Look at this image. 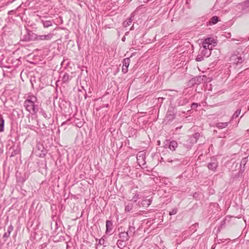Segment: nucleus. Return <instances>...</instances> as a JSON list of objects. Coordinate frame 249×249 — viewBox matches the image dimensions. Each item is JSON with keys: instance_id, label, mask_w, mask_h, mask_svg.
I'll return each instance as SVG.
<instances>
[{"instance_id": "de8ad7c7", "label": "nucleus", "mask_w": 249, "mask_h": 249, "mask_svg": "<svg viewBox=\"0 0 249 249\" xmlns=\"http://www.w3.org/2000/svg\"><path fill=\"white\" fill-rule=\"evenodd\" d=\"M200 77H201L200 76H197L196 78H200Z\"/></svg>"}, {"instance_id": "79ce46f5", "label": "nucleus", "mask_w": 249, "mask_h": 249, "mask_svg": "<svg viewBox=\"0 0 249 249\" xmlns=\"http://www.w3.org/2000/svg\"><path fill=\"white\" fill-rule=\"evenodd\" d=\"M43 116H44V117H45V118H47V114H46L45 113H43Z\"/></svg>"}, {"instance_id": "bb28decb", "label": "nucleus", "mask_w": 249, "mask_h": 249, "mask_svg": "<svg viewBox=\"0 0 249 249\" xmlns=\"http://www.w3.org/2000/svg\"><path fill=\"white\" fill-rule=\"evenodd\" d=\"M204 56L201 53H199L196 58V61H201L204 59Z\"/></svg>"}, {"instance_id": "a18cd8bd", "label": "nucleus", "mask_w": 249, "mask_h": 249, "mask_svg": "<svg viewBox=\"0 0 249 249\" xmlns=\"http://www.w3.org/2000/svg\"><path fill=\"white\" fill-rule=\"evenodd\" d=\"M66 75H67V74L65 73V74L63 75V77H62V78H66Z\"/></svg>"}, {"instance_id": "a211bd4d", "label": "nucleus", "mask_w": 249, "mask_h": 249, "mask_svg": "<svg viewBox=\"0 0 249 249\" xmlns=\"http://www.w3.org/2000/svg\"><path fill=\"white\" fill-rule=\"evenodd\" d=\"M37 99L36 96L33 95V94H28L25 101H28L35 103V102L37 101Z\"/></svg>"}, {"instance_id": "58836bf2", "label": "nucleus", "mask_w": 249, "mask_h": 249, "mask_svg": "<svg viewBox=\"0 0 249 249\" xmlns=\"http://www.w3.org/2000/svg\"><path fill=\"white\" fill-rule=\"evenodd\" d=\"M231 36V34L230 33H228L226 36V37H230V36Z\"/></svg>"}, {"instance_id": "37998d69", "label": "nucleus", "mask_w": 249, "mask_h": 249, "mask_svg": "<svg viewBox=\"0 0 249 249\" xmlns=\"http://www.w3.org/2000/svg\"><path fill=\"white\" fill-rule=\"evenodd\" d=\"M215 245H213L212 247V249H215Z\"/></svg>"}, {"instance_id": "a19ab883", "label": "nucleus", "mask_w": 249, "mask_h": 249, "mask_svg": "<svg viewBox=\"0 0 249 249\" xmlns=\"http://www.w3.org/2000/svg\"><path fill=\"white\" fill-rule=\"evenodd\" d=\"M31 63L32 64H37V62L36 61H32V62H31Z\"/></svg>"}, {"instance_id": "f03ea898", "label": "nucleus", "mask_w": 249, "mask_h": 249, "mask_svg": "<svg viewBox=\"0 0 249 249\" xmlns=\"http://www.w3.org/2000/svg\"><path fill=\"white\" fill-rule=\"evenodd\" d=\"M24 106L26 110L29 112L32 110L34 113H36L38 111V107L37 106L36 107L35 103L25 101L24 102Z\"/></svg>"}, {"instance_id": "c9c22d12", "label": "nucleus", "mask_w": 249, "mask_h": 249, "mask_svg": "<svg viewBox=\"0 0 249 249\" xmlns=\"http://www.w3.org/2000/svg\"><path fill=\"white\" fill-rule=\"evenodd\" d=\"M34 126L32 125H28V128L31 130H34Z\"/></svg>"}, {"instance_id": "2f4dec72", "label": "nucleus", "mask_w": 249, "mask_h": 249, "mask_svg": "<svg viewBox=\"0 0 249 249\" xmlns=\"http://www.w3.org/2000/svg\"><path fill=\"white\" fill-rule=\"evenodd\" d=\"M132 22V19H131V18H129V19L128 20V21H125L124 22V24L125 25V26H127V25H129L130 23H131Z\"/></svg>"}, {"instance_id": "412c9836", "label": "nucleus", "mask_w": 249, "mask_h": 249, "mask_svg": "<svg viewBox=\"0 0 249 249\" xmlns=\"http://www.w3.org/2000/svg\"><path fill=\"white\" fill-rule=\"evenodd\" d=\"M128 232H121L119 233V237L122 239L123 241H126L128 240Z\"/></svg>"}, {"instance_id": "6e6552de", "label": "nucleus", "mask_w": 249, "mask_h": 249, "mask_svg": "<svg viewBox=\"0 0 249 249\" xmlns=\"http://www.w3.org/2000/svg\"><path fill=\"white\" fill-rule=\"evenodd\" d=\"M39 18H40L41 22L42 23L44 28H48L53 25V20H46V18L45 17H43V18H41L40 17Z\"/></svg>"}, {"instance_id": "4c0bfd02", "label": "nucleus", "mask_w": 249, "mask_h": 249, "mask_svg": "<svg viewBox=\"0 0 249 249\" xmlns=\"http://www.w3.org/2000/svg\"><path fill=\"white\" fill-rule=\"evenodd\" d=\"M141 158H142V159L143 158V155H142V157H141V155L138 156V157H137V160L139 161L140 160Z\"/></svg>"}, {"instance_id": "09e8293b", "label": "nucleus", "mask_w": 249, "mask_h": 249, "mask_svg": "<svg viewBox=\"0 0 249 249\" xmlns=\"http://www.w3.org/2000/svg\"><path fill=\"white\" fill-rule=\"evenodd\" d=\"M203 77L206 78V77L205 75L203 76Z\"/></svg>"}, {"instance_id": "a878e982", "label": "nucleus", "mask_w": 249, "mask_h": 249, "mask_svg": "<svg viewBox=\"0 0 249 249\" xmlns=\"http://www.w3.org/2000/svg\"><path fill=\"white\" fill-rule=\"evenodd\" d=\"M240 112H241V109H237L235 111L234 113L233 114V115L232 116L231 119H235L237 117H238V116L240 115Z\"/></svg>"}, {"instance_id": "72a5a7b5", "label": "nucleus", "mask_w": 249, "mask_h": 249, "mask_svg": "<svg viewBox=\"0 0 249 249\" xmlns=\"http://www.w3.org/2000/svg\"><path fill=\"white\" fill-rule=\"evenodd\" d=\"M16 13V11L15 10H10L8 12V15L14 14Z\"/></svg>"}, {"instance_id": "b1692460", "label": "nucleus", "mask_w": 249, "mask_h": 249, "mask_svg": "<svg viewBox=\"0 0 249 249\" xmlns=\"http://www.w3.org/2000/svg\"><path fill=\"white\" fill-rule=\"evenodd\" d=\"M219 21V18L217 16H213L210 20V24H215Z\"/></svg>"}, {"instance_id": "dca6fc26", "label": "nucleus", "mask_w": 249, "mask_h": 249, "mask_svg": "<svg viewBox=\"0 0 249 249\" xmlns=\"http://www.w3.org/2000/svg\"><path fill=\"white\" fill-rule=\"evenodd\" d=\"M203 79H191L188 84V86H194L196 82L201 83Z\"/></svg>"}, {"instance_id": "f8f14e48", "label": "nucleus", "mask_w": 249, "mask_h": 249, "mask_svg": "<svg viewBox=\"0 0 249 249\" xmlns=\"http://www.w3.org/2000/svg\"><path fill=\"white\" fill-rule=\"evenodd\" d=\"M152 200L151 199H145L142 201L139 205L142 207H148L151 203Z\"/></svg>"}, {"instance_id": "f3484780", "label": "nucleus", "mask_w": 249, "mask_h": 249, "mask_svg": "<svg viewBox=\"0 0 249 249\" xmlns=\"http://www.w3.org/2000/svg\"><path fill=\"white\" fill-rule=\"evenodd\" d=\"M217 166V163L216 161H214L213 162L209 163L207 166L209 169L212 171H214L216 169Z\"/></svg>"}, {"instance_id": "e433bc0d", "label": "nucleus", "mask_w": 249, "mask_h": 249, "mask_svg": "<svg viewBox=\"0 0 249 249\" xmlns=\"http://www.w3.org/2000/svg\"><path fill=\"white\" fill-rule=\"evenodd\" d=\"M124 241L122 240H118L117 241V244L122 245L121 243H123Z\"/></svg>"}, {"instance_id": "c756f323", "label": "nucleus", "mask_w": 249, "mask_h": 249, "mask_svg": "<svg viewBox=\"0 0 249 249\" xmlns=\"http://www.w3.org/2000/svg\"><path fill=\"white\" fill-rule=\"evenodd\" d=\"M127 232H128V234H131V233H134L135 232V228L133 226H129Z\"/></svg>"}, {"instance_id": "f257e3e1", "label": "nucleus", "mask_w": 249, "mask_h": 249, "mask_svg": "<svg viewBox=\"0 0 249 249\" xmlns=\"http://www.w3.org/2000/svg\"><path fill=\"white\" fill-rule=\"evenodd\" d=\"M36 36V34L34 33L33 31L26 29V32L22 35L21 40L26 42L35 41Z\"/></svg>"}, {"instance_id": "f704fd0d", "label": "nucleus", "mask_w": 249, "mask_h": 249, "mask_svg": "<svg viewBox=\"0 0 249 249\" xmlns=\"http://www.w3.org/2000/svg\"><path fill=\"white\" fill-rule=\"evenodd\" d=\"M104 243V239L101 238L99 240V243H98L99 244L102 245H103Z\"/></svg>"}, {"instance_id": "9b49d317", "label": "nucleus", "mask_w": 249, "mask_h": 249, "mask_svg": "<svg viewBox=\"0 0 249 249\" xmlns=\"http://www.w3.org/2000/svg\"><path fill=\"white\" fill-rule=\"evenodd\" d=\"M13 226L12 225H9L7 228V232H5L3 235V238H5V241H6L7 239L10 236V233L13 231Z\"/></svg>"}, {"instance_id": "ea45409f", "label": "nucleus", "mask_w": 249, "mask_h": 249, "mask_svg": "<svg viewBox=\"0 0 249 249\" xmlns=\"http://www.w3.org/2000/svg\"><path fill=\"white\" fill-rule=\"evenodd\" d=\"M108 107V104H105V105H104L102 107Z\"/></svg>"}, {"instance_id": "c03bdc74", "label": "nucleus", "mask_w": 249, "mask_h": 249, "mask_svg": "<svg viewBox=\"0 0 249 249\" xmlns=\"http://www.w3.org/2000/svg\"><path fill=\"white\" fill-rule=\"evenodd\" d=\"M59 82V80H57V81H56V82H55V83H56V86H57V85H58V83Z\"/></svg>"}, {"instance_id": "6ab92c4d", "label": "nucleus", "mask_w": 249, "mask_h": 249, "mask_svg": "<svg viewBox=\"0 0 249 249\" xmlns=\"http://www.w3.org/2000/svg\"><path fill=\"white\" fill-rule=\"evenodd\" d=\"M230 122L226 123H217L215 124V126L219 129H222L226 128L230 124Z\"/></svg>"}, {"instance_id": "0eeeda50", "label": "nucleus", "mask_w": 249, "mask_h": 249, "mask_svg": "<svg viewBox=\"0 0 249 249\" xmlns=\"http://www.w3.org/2000/svg\"><path fill=\"white\" fill-rule=\"evenodd\" d=\"M130 60L129 58H126L123 59L122 71L126 73L128 71V67L129 65Z\"/></svg>"}, {"instance_id": "ddd939ff", "label": "nucleus", "mask_w": 249, "mask_h": 249, "mask_svg": "<svg viewBox=\"0 0 249 249\" xmlns=\"http://www.w3.org/2000/svg\"><path fill=\"white\" fill-rule=\"evenodd\" d=\"M231 60H234L233 62L238 64V63H241L243 61L244 59L241 56H238L236 55H232L231 57Z\"/></svg>"}, {"instance_id": "9d476101", "label": "nucleus", "mask_w": 249, "mask_h": 249, "mask_svg": "<svg viewBox=\"0 0 249 249\" xmlns=\"http://www.w3.org/2000/svg\"><path fill=\"white\" fill-rule=\"evenodd\" d=\"M89 79H88V80L86 79H80V84L81 85V88L86 91V88L88 87V83L89 84Z\"/></svg>"}, {"instance_id": "39448f33", "label": "nucleus", "mask_w": 249, "mask_h": 249, "mask_svg": "<svg viewBox=\"0 0 249 249\" xmlns=\"http://www.w3.org/2000/svg\"><path fill=\"white\" fill-rule=\"evenodd\" d=\"M53 37V34L49 33L45 35H37L36 34V40L40 41L42 40H50Z\"/></svg>"}, {"instance_id": "473e14b6", "label": "nucleus", "mask_w": 249, "mask_h": 249, "mask_svg": "<svg viewBox=\"0 0 249 249\" xmlns=\"http://www.w3.org/2000/svg\"><path fill=\"white\" fill-rule=\"evenodd\" d=\"M198 105L197 103H193L191 105V107L192 109H195L198 107Z\"/></svg>"}, {"instance_id": "5701e85b", "label": "nucleus", "mask_w": 249, "mask_h": 249, "mask_svg": "<svg viewBox=\"0 0 249 249\" xmlns=\"http://www.w3.org/2000/svg\"><path fill=\"white\" fill-rule=\"evenodd\" d=\"M133 207V204L131 203H128L125 206V212H130Z\"/></svg>"}, {"instance_id": "2eb2a0df", "label": "nucleus", "mask_w": 249, "mask_h": 249, "mask_svg": "<svg viewBox=\"0 0 249 249\" xmlns=\"http://www.w3.org/2000/svg\"><path fill=\"white\" fill-rule=\"evenodd\" d=\"M242 11H246L249 8V0H245L239 4Z\"/></svg>"}, {"instance_id": "49530a36", "label": "nucleus", "mask_w": 249, "mask_h": 249, "mask_svg": "<svg viewBox=\"0 0 249 249\" xmlns=\"http://www.w3.org/2000/svg\"><path fill=\"white\" fill-rule=\"evenodd\" d=\"M36 58H37V59H39V58H38V56H36Z\"/></svg>"}, {"instance_id": "7ed1b4c3", "label": "nucleus", "mask_w": 249, "mask_h": 249, "mask_svg": "<svg viewBox=\"0 0 249 249\" xmlns=\"http://www.w3.org/2000/svg\"><path fill=\"white\" fill-rule=\"evenodd\" d=\"M176 116V111L174 107H170L169 108L167 112L166 113V117H165V121L167 122L172 121L174 119Z\"/></svg>"}, {"instance_id": "423d86ee", "label": "nucleus", "mask_w": 249, "mask_h": 249, "mask_svg": "<svg viewBox=\"0 0 249 249\" xmlns=\"http://www.w3.org/2000/svg\"><path fill=\"white\" fill-rule=\"evenodd\" d=\"M212 48L211 49L206 47V45L202 46V47L200 48L199 50L200 53H201L204 56L209 57L211 54V50Z\"/></svg>"}, {"instance_id": "393cba45", "label": "nucleus", "mask_w": 249, "mask_h": 249, "mask_svg": "<svg viewBox=\"0 0 249 249\" xmlns=\"http://www.w3.org/2000/svg\"><path fill=\"white\" fill-rule=\"evenodd\" d=\"M247 159L246 158H244V159H243L241 161V163H240V172H243L244 171V168H243V169L242 168V165H243L244 166H245V165L246 164V162H247Z\"/></svg>"}, {"instance_id": "7c9ffc66", "label": "nucleus", "mask_w": 249, "mask_h": 249, "mask_svg": "<svg viewBox=\"0 0 249 249\" xmlns=\"http://www.w3.org/2000/svg\"><path fill=\"white\" fill-rule=\"evenodd\" d=\"M177 212H178L177 209H176V208L173 209L170 212L169 214L170 215L176 214L177 213Z\"/></svg>"}, {"instance_id": "aec40b11", "label": "nucleus", "mask_w": 249, "mask_h": 249, "mask_svg": "<svg viewBox=\"0 0 249 249\" xmlns=\"http://www.w3.org/2000/svg\"><path fill=\"white\" fill-rule=\"evenodd\" d=\"M199 137V133H196L190 137V140L193 143H196Z\"/></svg>"}, {"instance_id": "4468645a", "label": "nucleus", "mask_w": 249, "mask_h": 249, "mask_svg": "<svg viewBox=\"0 0 249 249\" xmlns=\"http://www.w3.org/2000/svg\"><path fill=\"white\" fill-rule=\"evenodd\" d=\"M106 233L110 232L113 229V223L110 220H107L106 221Z\"/></svg>"}, {"instance_id": "4be33fe9", "label": "nucleus", "mask_w": 249, "mask_h": 249, "mask_svg": "<svg viewBox=\"0 0 249 249\" xmlns=\"http://www.w3.org/2000/svg\"><path fill=\"white\" fill-rule=\"evenodd\" d=\"M4 120L2 115L0 113V132L4 131Z\"/></svg>"}, {"instance_id": "20e7f679", "label": "nucleus", "mask_w": 249, "mask_h": 249, "mask_svg": "<svg viewBox=\"0 0 249 249\" xmlns=\"http://www.w3.org/2000/svg\"><path fill=\"white\" fill-rule=\"evenodd\" d=\"M217 44V40L214 39L213 37H208L204 39L202 46L206 45V47L209 48L210 45H212L213 46H216Z\"/></svg>"}, {"instance_id": "1a4fd4ad", "label": "nucleus", "mask_w": 249, "mask_h": 249, "mask_svg": "<svg viewBox=\"0 0 249 249\" xmlns=\"http://www.w3.org/2000/svg\"><path fill=\"white\" fill-rule=\"evenodd\" d=\"M168 145V147L172 151H174L176 150V148L178 147V142L175 141H166Z\"/></svg>"}, {"instance_id": "c85d7f7f", "label": "nucleus", "mask_w": 249, "mask_h": 249, "mask_svg": "<svg viewBox=\"0 0 249 249\" xmlns=\"http://www.w3.org/2000/svg\"><path fill=\"white\" fill-rule=\"evenodd\" d=\"M140 195L138 194H136L132 197L131 199H130L131 201H133L134 202H136L138 198H140L139 197Z\"/></svg>"}, {"instance_id": "cd10ccee", "label": "nucleus", "mask_w": 249, "mask_h": 249, "mask_svg": "<svg viewBox=\"0 0 249 249\" xmlns=\"http://www.w3.org/2000/svg\"><path fill=\"white\" fill-rule=\"evenodd\" d=\"M30 79L31 83L32 85V87L34 88L35 87V85L36 83V80H37L38 82H40V79Z\"/></svg>"}]
</instances>
